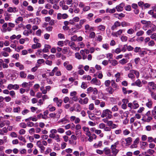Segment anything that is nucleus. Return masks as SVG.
<instances>
[{
  "label": "nucleus",
  "mask_w": 156,
  "mask_h": 156,
  "mask_svg": "<svg viewBox=\"0 0 156 156\" xmlns=\"http://www.w3.org/2000/svg\"><path fill=\"white\" fill-rule=\"evenodd\" d=\"M119 141H117L114 144H112L111 147V154L108 156H116L119 150L116 149L117 146L119 144Z\"/></svg>",
  "instance_id": "obj_1"
},
{
  "label": "nucleus",
  "mask_w": 156,
  "mask_h": 156,
  "mask_svg": "<svg viewBox=\"0 0 156 156\" xmlns=\"http://www.w3.org/2000/svg\"><path fill=\"white\" fill-rule=\"evenodd\" d=\"M112 113V112L109 109H105L102 111L101 117L102 118L106 117L107 119H111L113 117Z\"/></svg>",
  "instance_id": "obj_2"
},
{
  "label": "nucleus",
  "mask_w": 156,
  "mask_h": 156,
  "mask_svg": "<svg viewBox=\"0 0 156 156\" xmlns=\"http://www.w3.org/2000/svg\"><path fill=\"white\" fill-rule=\"evenodd\" d=\"M36 145L40 149L41 152H44L45 148L43 145L46 146L47 145V142L45 140H38L36 143Z\"/></svg>",
  "instance_id": "obj_3"
},
{
  "label": "nucleus",
  "mask_w": 156,
  "mask_h": 156,
  "mask_svg": "<svg viewBox=\"0 0 156 156\" xmlns=\"http://www.w3.org/2000/svg\"><path fill=\"white\" fill-rule=\"evenodd\" d=\"M80 26L79 25V24H76L74 27L69 30V33L71 34H73L78 32L79 30L81 28Z\"/></svg>",
  "instance_id": "obj_4"
},
{
  "label": "nucleus",
  "mask_w": 156,
  "mask_h": 156,
  "mask_svg": "<svg viewBox=\"0 0 156 156\" xmlns=\"http://www.w3.org/2000/svg\"><path fill=\"white\" fill-rule=\"evenodd\" d=\"M104 130L105 131L109 132L106 133L107 137L108 139L112 140L113 139L112 138V132L111 131V129L110 127L105 126Z\"/></svg>",
  "instance_id": "obj_5"
},
{
  "label": "nucleus",
  "mask_w": 156,
  "mask_h": 156,
  "mask_svg": "<svg viewBox=\"0 0 156 156\" xmlns=\"http://www.w3.org/2000/svg\"><path fill=\"white\" fill-rule=\"evenodd\" d=\"M67 5H71V7H76L78 4V1L77 0H74L73 2V0H66L65 1Z\"/></svg>",
  "instance_id": "obj_6"
},
{
  "label": "nucleus",
  "mask_w": 156,
  "mask_h": 156,
  "mask_svg": "<svg viewBox=\"0 0 156 156\" xmlns=\"http://www.w3.org/2000/svg\"><path fill=\"white\" fill-rule=\"evenodd\" d=\"M87 90L88 94H90L92 92L94 94L96 95L98 93V90L96 88H93L91 87L87 88Z\"/></svg>",
  "instance_id": "obj_7"
},
{
  "label": "nucleus",
  "mask_w": 156,
  "mask_h": 156,
  "mask_svg": "<svg viewBox=\"0 0 156 156\" xmlns=\"http://www.w3.org/2000/svg\"><path fill=\"white\" fill-rule=\"evenodd\" d=\"M125 31V30L124 29H119L116 32H112V35L114 37H118L119 36L121 35Z\"/></svg>",
  "instance_id": "obj_8"
},
{
  "label": "nucleus",
  "mask_w": 156,
  "mask_h": 156,
  "mask_svg": "<svg viewBox=\"0 0 156 156\" xmlns=\"http://www.w3.org/2000/svg\"><path fill=\"white\" fill-rule=\"evenodd\" d=\"M30 22L32 23L33 24L35 25H38L40 22L41 20L38 17L34 19H31L29 20Z\"/></svg>",
  "instance_id": "obj_9"
},
{
  "label": "nucleus",
  "mask_w": 156,
  "mask_h": 156,
  "mask_svg": "<svg viewBox=\"0 0 156 156\" xmlns=\"http://www.w3.org/2000/svg\"><path fill=\"white\" fill-rule=\"evenodd\" d=\"M53 101L56 104V105L58 107H60L61 106L62 104L63 101L62 100L58 99L57 97H55L54 98Z\"/></svg>",
  "instance_id": "obj_10"
},
{
  "label": "nucleus",
  "mask_w": 156,
  "mask_h": 156,
  "mask_svg": "<svg viewBox=\"0 0 156 156\" xmlns=\"http://www.w3.org/2000/svg\"><path fill=\"white\" fill-rule=\"evenodd\" d=\"M90 83L99 86L101 84V81L96 78H94L92 79Z\"/></svg>",
  "instance_id": "obj_11"
},
{
  "label": "nucleus",
  "mask_w": 156,
  "mask_h": 156,
  "mask_svg": "<svg viewBox=\"0 0 156 156\" xmlns=\"http://www.w3.org/2000/svg\"><path fill=\"white\" fill-rule=\"evenodd\" d=\"M19 88V86L17 84L12 85V84H9L7 87V89L9 90H11L12 89L14 90H17Z\"/></svg>",
  "instance_id": "obj_12"
},
{
  "label": "nucleus",
  "mask_w": 156,
  "mask_h": 156,
  "mask_svg": "<svg viewBox=\"0 0 156 156\" xmlns=\"http://www.w3.org/2000/svg\"><path fill=\"white\" fill-rule=\"evenodd\" d=\"M83 129L84 132L85 134L87 136H90V135H91V134L89 128L86 126H83L82 128Z\"/></svg>",
  "instance_id": "obj_13"
},
{
  "label": "nucleus",
  "mask_w": 156,
  "mask_h": 156,
  "mask_svg": "<svg viewBox=\"0 0 156 156\" xmlns=\"http://www.w3.org/2000/svg\"><path fill=\"white\" fill-rule=\"evenodd\" d=\"M121 23L119 21H115L114 24L112 26L111 29L112 30L116 29L118 27L120 26Z\"/></svg>",
  "instance_id": "obj_14"
},
{
  "label": "nucleus",
  "mask_w": 156,
  "mask_h": 156,
  "mask_svg": "<svg viewBox=\"0 0 156 156\" xmlns=\"http://www.w3.org/2000/svg\"><path fill=\"white\" fill-rule=\"evenodd\" d=\"M84 28L86 31L85 33H87V30L90 31L94 30V27H90L88 24H86L84 26Z\"/></svg>",
  "instance_id": "obj_15"
},
{
  "label": "nucleus",
  "mask_w": 156,
  "mask_h": 156,
  "mask_svg": "<svg viewBox=\"0 0 156 156\" xmlns=\"http://www.w3.org/2000/svg\"><path fill=\"white\" fill-rule=\"evenodd\" d=\"M152 119V118L151 116L144 115L141 119L144 122H149Z\"/></svg>",
  "instance_id": "obj_16"
},
{
  "label": "nucleus",
  "mask_w": 156,
  "mask_h": 156,
  "mask_svg": "<svg viewBox=\"0 0 156 156\" xmlns=\"http://www.w3.org/2000/svg\"><path fill=\"white\" fill-rule=\"evenodd\" d=\"M126 142V146H128L131 144L132 141V138L130 137H128L125 138Z\"/></svg>",
  "instance_id": "obj_17"
},
{
  "label": "nucleus",
  "mask_w": 156,
  "mask_h": 156,
  "mask_svg": "<svg viewBox=\"0 0 156 156\" xmlns=\"http://www.w3.org/2000/svg\"><path fill=\"white\" fill-rule=\"evenodd\" d=\"M125 4L124 3H121L115 7L116 10L118 12H121L123 10V7L124 6Z\"/></svg>",
  "instance_id": "obj_18"
},
{
  "label": "nucleus",
  "mask_w": 156,
  "mask_h": 156,
  "mask_svg": "<svg viewBox=\"0 0 156 156\" xmlns=\"http://www.w3.org/2000/svg\"><path fill=\"white\" fill-rule=\"evenodd\" d=\"M87 113L88 115L89 118L92 120H94L96 119V116L94 114L92 113H91L89 111H87Z\"/></svg>",
  "instance_id": "obj_19"
},
{
  "label": "nucleus",
  "mask_w": 156,
  "mask_h": 156,
  "mask_svg": "<svg viewBox=\"0 0 156 156\" xmlns=\"http://www.w3.org/2000/svg\"><path fill=\"white\" fill-rule=\"evenodd\" d=\"M103 152L107 156H108L109 155L111 154V150L108 147H106L104 148L103 149Z\"/></svg>",
  "instance_id": "obj_20"
},
{
  "label": "nucleus",
  "mask_w": 156,
  "mask_h": 156,
  "mask_svg": "<svg viewBox=\"0 0 156 156\" xmlns=\"http://www.w3.org/2000/svg\"><path fill=\"white\" fill-rule=\"evenodd\" d=\"M18 11L16 7H9L8 8L7 11L9 12H14L15 13L17 12Z\"/></svg>",
  "instance_id": "obj_21"
},
{
  "label": "nucleus",
  "mask_w": 156,
  "mask_h": 156,
  "mask_svg": "<svg viewBox=\"0 0 156 156\" xmlns=\"http://www.w3.org/2000/svg\"><path fill=\"white\" fill-rule=\"evenodd\" d=\"M148 87L150 86L152 87V89L156 91V84H155L153 82H150L148 83Z\"/></svg>",
  "instance_id": "obj_22"
},
{
  "label": "nucleus",
  "mask_w": 156,
  "mask_h": 156,
  "mask_svg": "<svg viewBox=\"0 0 156 156\" xmlns=\"http://www.w3.org/2000/svg\"><path fill=\"white\" fill-rule=\"evenodd\" d=\"M102 145V142L101 141H99L97 143H95L93 145V147L95 148L100 147Z\"/></svg>",
  "instance_id": "obj_23"
},
{
  "label": "nucleus",
  "mask_w": 156,
  "mask_h": 156,
  "mask_svg": "<svg viewBox=\"0 0 156 156\" xmlns=\"http://www.w3.org/2000/svg\"><path fill=\"white\" fill-rule=\"evenodd\" d=\"M73 107L75 109V110L77 112H79L81 110V108L80 105L78 104H75Z\"/></svg>",
  "instance_id": "obj_24"
},
{
  "label": "nucleus",
  "mask_w": 156,
  "mask_h": 156,
  "mask_svg": "<svg viewBox=\"0 0 156 156\" xmlns=\"http://www.w3.org/2000/svg\"><path fill=\"white\" fill-rule=\"evenodd\" d=\"M106 90L109 94H112L115 91V90L112 87H109L106 88Z\"/></svg>",
  "instance_id": "obj_25"
},
{
  "label": "nucleus",
  "mask_w": 156,
  "mask_h": 156,
  "mask_svg": "<svg viewBox=\"0 0 156 156\" xmlns=\"http://www.w3.org/2000/svg\"><path fill=\"white\" fill-rule=\"evenodd\" d=\"M50 45L48 44H46L45 45L44 48L43 49L42 51L44 53L47 52L49 51V49L50 48Z\"/></svg>",
  "instance_id": "obj_26"
},
{
  "label": "nucleus",
  "mask_w": 156,
  "mask_h": 156,
  "mask_svg": "<svg viewBox=\"0 0 156 156\" xmlns=\"http://www.w3.org/2000/svg\"><path fill=\"white\" fill-rule=\"evenodd\" d=\"M128 60L127 59L125 58H122V59L120 60L119 62V63L121 64L122 65H124L127 63L128 62Z\"/></svg>",
  "instance_id": "obj_27"
},
{
  "label": "nucleus",
  "mask_w": 156,
  "mask_h": 156,
  "mask_svg": "<svg viewBox=\"0 0 156 156\" xmlns=\"http://www.w3.org/2000/svg\"><path fill=\"white\" fill-rule=\"evenodd\" d=\"M148 144L147 142H143L140 144V148L143 150H144L145 147L147 146Z\"/></svg>",
  "instance_id": "obj_28"
},
{
  "label": "nucleus",
  "mask_w": 156,
  "mask_h": 156,
  "mask_svg": "<svg viewBox=\"0 0 156 156\" xmlns=\"http://www.w3.org/2000/svg\"><path fill=\"white\" fill-rule=\"evenodd\" d=\"M15 65L16 67H19L20 69L21 70L24 69V66L23 65L20 64V62H17L16 63Z\"/></svg>",
  "instance_id": "obj_29"
},
{
  "label": "nucleus",
  "mask_w": 156,
  "mask_h": 156,
  "mask_svg": "<svg viewBox=\"0 0 156 156\" xmlns=\"http://www.w3.org/2000/svg\"><path fill=\"white\" fill-rule=\"evenodd\" d=\"M32 33V30H25L23 32V34L26 36H29L30 34H31Z\"/></svg>",
  "instance_id": "obj_30"
},
{
  "label": "nucleus",
  "mask_w": 156,
  "mask_h": 156,
  "mask_svg": "<svg viewBox=\"0 0 156 156\" xmlns=\"http://www.w3.org/2000/svg\"><path fill=\"white\" fill-rule=\"evenodd\" d=\"M98 30L99 31H104L105 29V26L102 25H100L97 27Z\"/></svg>",
  "instance_id": "obj_31"
},
{
  "label": "nucleus",
  "mask_w": 156,
  "mask_h": 156,
  "mask_svg": "<svg viewBox=\"0 0 156 156\" xmlns=\"http://www.w3.org/2000/svg\"><path fill=\"white\" fill-rule=\"evenodd\" d=\"M112 86L114 88H115V90L116 89H119V86L117 85V84L115 83L114 80H112L111 81Z\"/></svg>",
  "instance_id": "obj_32"
},
{
  "label": "nucleus",
  "mask_w": 156,
  "mask_h": 156,
  "mask_svg": "<svg viewBox=\"0 0 156 156\" xmlns=\"http://www.w3.org/2000/svg\"><path fill=\"white\" fill-rule=\"evenodd\" d=\"M41 45L39 43H37L36 44H33L32 46V48L33 49H35L41 47Z\"/></svg>",
  "instance_id": "obj_33"
},
{
  "label": "nucleus",
  "mask_w": 156,
  "mask_h": 156,
  "mask_svg": "<svg viewBox=\"0 0 156 156\" xmlns=\"http://www.w3.org/2000/svg\"><path fill=\"white\" fill-rule=\"evenodd\" d=\"M108 61L113 66H115L118 63V62L115 59H113L111 60H109Z\"/></svg>",
  "instance_id": "obj_34"
},
{
  "label": "nucleus",
  "mask_w": 156,
  "mask_h": 156,
  "mask_svg": "<svg viewBox=\"0 0 156 156\" xmlns=\"http://www.w3.org/2000/svg\"><path fill=\"white\" fill-rule=\"evenodd\" d=\"M115 12V9L113 8L112 9H110L109 8H107L106 10V12L107 13H112Z\"/></svg>",
  "instance_id": "obj_35"
},
{
  "label": "nucleus",
  "mask_w": 156,
  "mask_h": 156,
  "mask_svg": "<svg viewBox=\"0 0 156 156\" xmlns=\"http://www.w3.org/2000/svg\"><path fill=\"white\" fill-rule=\"evenodd\" d=\"M66 41L69 43V46L71 47L72 49H74L75 48L74 42H71L68 40H66Z\"/></svg>",
  "instance_id": "obj_36"
},
{
  "label": "nucleus",
  "mask_w": 156,
  "mask_h": 156,
  "mask_svg": "<svg viewBox=\"0 0 156 156\" xmlns=\"http://www.w3.org/2000/svg\"><path fill=\"white\" fill-rule=\"evenodd\" d=\"M27 75L24 71H21L20 73V76L22 78H25L26 77Z\"/></svg>",
  "instance_id": "obj_37"
},
{
  "label": "nucleus",
  "mask_w": 156,
  "mask_h": 156,
  "mask_svg": "<svg viewBox=\"0 0 156 156\" xmlns=\"http://www.w3.org/2000/svg\"><path fill=\"white\" fill-rule=\"evenodd\" d=\"M152 101L151 100L148 99V102L146 103V105L148 108H151L152 107Z\"/></svg>",
  "instance_id": "obj_38"
},
{
  "label": "nucleus",
  "mask_w": 156,
  "mask_h": 156,
  "mask_svg": "<svg viewBox=\"0 0 156 156\" xmlns=\"http://www.w3.org/2000/svg\"><path fill=\"white\" fill-rule=\"evenodd\" d=\"M130 23H129L126 22L125 21L122 22L121 23V25L122 27H126L130 26Z\"/></svg>",
  "instance_id": "obj_39"
},
{
  "label": "nucleus",
  "mask_w": 156,
  "mask_h": 156,
  "mask_svg": "<svg viewBox=\"0 0 156 156\" xmlns=\"http://www.w3.org/2000/svg\"><path fill=\"white\" fill-rule=\"evenodd\" d=\"M120 39L123 42H126L128 39V37L124 35H123L120 37Z\"/></svg>",
  "instance_id": "obj_40"
},
{
  "label": "nucleus",
  "mask_w": 156,
  "mask_h": 156,
  "mask_svg": "<svg viewBox=\"0 0 156 156\" xmlns=\"http://www.w3.org/2000/svg\"><path fill=\"white\" fill-rule=\"evenodd\" d=\"M130 72L133 73V74H134L136 76L137 78L139 77L140 74L138 71L134 70H132L130 71Z\"/></svg>",
  "instance_id": "obj_41"
},
{
  "label": "nucleus",
  "mask_w": 156,
  "mask_h": 156,
  "mask_svg": "<svg viewBox=\"0 0 156 156\" xmlns=\"http://www.w3.org/2000/svg\"><path fill=\"white\" fill-rule=\"evenodd\" d=\"M152 114L154 118L156 119V106L154 107L153 110H152Z\"/></svg>",
  "instance_id": "obj_42"
},
{
  "label": "nucleus",
  "mask_w": 156,
  "mask_h": 156,
  "mask_svg": "<svg viewBox=\"0 0 156 156\" xmlns=\"http://www.w3.org/2000/svg\"><path fill=\"white\" fill-rule=\"evenodd\" d=\"M150 92L151 98L156 100V93H154L151 90H150Z\"/></svg>",
  "instance_id": "obj_43"
},
{
  "label": "nucleus",
  "mask_w": 156,
  "mask_h": 156,
  "mask_svg": "<svg viewBox=\"0 0 156 156\" xmlns=\"http://www.w3.org/2000/svg\"><path fill=\"white\" fill-rule=\"evenodd\" d=\"M135 82L136 86L139 87H141L142 86V84L140 80L138 79L135 81Z\"/></svg>",
  "instance_id": "obj_44"
},
{
  "label": "nucleus",
  "mask_w": 156,
  "mask_h": 156,
  "mask_svg": "<svg viewBox=\"0 0 156 156\" xmlns=\"http://www.w3.org/2000/svg\"><path fill=\"white\" fill-rule=\"evenodd\" d=\"M20 108L19 107L13 108V111L15 113H19L20 112Z\"/></svg>",
  "instance_id": "obj_45"
},
{
  "label": "nucleus",
  "mask_w": 156,
  "mask_h": 156,
  "mask_svg": "<svg viewBox=\"0 0 156 156\" xmlns=\"http://www.w3.org/2000/svg\"><path fill=\"white\" fill-rule=\"evenodd\" d=\"M112 111H111L112 112H116L118 111L119 110V108L118 106L117 105H114L113 107H112Z\"/></svg>",
  "instance_id": "obj_46"
},
{
  "label": "nucleus",
  "mask_w": 156,
  "mask_h": 156,
  "mask_svg": "<svg viewBox=\"0 0 156 156\" xmlns=\"http://www.w3.org/2000/svg\"><path fill=\"white\" fill-rule=\"evenodd\" d=\"M133 107L134 109H136L139 107V105L136 101H134L133 102Z\"/></svg>",
  "instance_id": "obj_47"
},
{
  "label": "nucleus",
  "mask_w": 156,
  "mask_h": 156,
  "mask_svg": "<svg viewBox=\"0 0 156 156\" xmlns=\"http://www.w3.org/2000/svg\"><path fill=\"white\" fill-rule=\"evenodd\" d=\"M134 30L136 31L139 30L140 27V25L139 23H136V24L134 26Z\"/></svg>",
  "instance_id": "obj_48"
},
{
  "label": "nucleus",
  "mask_w": 156,
  "mask_h": 156,
  "mask_svg": "<svg viewBox=\"0 0 156 156\" xmlns=\"http://www.w3.org/2000/svg\"><path fill=\"white\" fill-rule=\"evenodd\" d=\"M132 56V54L130 53H126L124 55V57L126 58V59H127L128 60V59H129L130 58V56Z\"/></svg>",
  "instance_id": "obj_49"
},
{
  "label": "nucleus",
  "mask_w": 156,
  "mask_h": 156,
  "mask_svg": "<svg viewBox=\"0 0 156 156\" xmlns=\"http://www.w3.org/2000/svg\"><path fill=\"white\" fill-rule=\"evenodd\" d=\"M57 142H59L61 141V139L59 137V136L58 134H56L54 138Z\"/></svg>",
  "instance_id": "obj_50"
},
{
  "label": "nucleus",
  "mask_w": 156,
  "mask_h": 156,
  "mask_svg": "<svg viewBox=\"0 0 156 156\" xmlns=\"http://www.w3.org/2000/svg\"><path fill=\"white\" fill-rule=\"evenodd\" d=\"M155 12H156V7H154L153 9L149 11L148 12V13L149 14L153 15Z\"/></svg>",
  "instance_id": "obj_51"
},
{
  "label": "nucleus",
  "mask_w": 156,
  "mask_h": 156,
  "mask_svg": "<svg viewBox=\"0 0 156 156\" xmlns=\"http://www.w3.org/2000/svg\"><path fill=\"white\" fill-rule=\"evenodd\" d=\"M134 32V30L132 28H130L127 31V33L129 34H132Z\"/></svg>",
  "instance_id": "obj_52"
},
{
  "label": "nucleus",
  "mask_w": 156,
  "mask_h": 156,
  "mask_svg": "<svg viewBox=\"0 0 156 156\" xmlns=\"http://www.w3.org/2000/svg\"><path fill=\"white\" fill-rule=\"evenodd\" d=\"M144 32L143 30H140L136 33V36L138 37L141 36L144 34Z\"/></svg>",
  "instance_id": "obj_53"
},
{
  "label": "nucleus",
  "mask_w": 156,
  "mask_h": 156,
  "mask_svg": "<svg viewBox=\"0 0 156 156\" xmlns=\"http://www.w3.org/2000/svg\"><path fill=\"white\" fill-rule=\"evenodd\" d=\"M86 20L85 19H83L81 20H80L79 24V25H80L81 26V28H82V25L86 22Z\"/></svg>",
  "instance_id": "obj_54"
},
{
  "label": "nucleus",
  "mask_w": 156,
  "mask_h": 156,
  "mask_svg": "<svg viewBox=\"0 0 156 156\" xmlns=\"http://www.w3.org/2000/svg\"><path fill=\"white\" fill-rule=\"evenodd\" d=\"M127 45L125 44L122 48L121 49V51L124 52L126 51L127 50Z\"/></svg>",
  "instance_id": "obj_55"
},
{
  "label": "nucleus",
  "mask_w": 156,
  "mask_h": 156,
  "mask_svg": "<svg viewBox=\"0 0 156 156\" xmlns=\"http://www.w3.org/2000/svg\"><path fill=\"white\" fill-rule=\"evenodd\" d=\"M94 16V14L92 13H90L88 14L87 17V18L88 19L90 20H92V17Z\"/></svg>",
  "instance_id": "obj_56"
},
{
  "label": "nucleus",
  "mask_w": 156,
  "mask_h": 156,
  "mask_svg": "<svg viewBox=\"0 0 156 156\" xmlns=\"http://www.w3.org/2000/svg\"><path fill=\"white\" fill-rule=\"evenodd\" d=\"M141 22L142 24H146L147 25H150L151 23V22L147 21L145 20H142L141 21Z\"/></svg>",
  "instance_id": "obj_57"
},
{
  "label": "nucleus",
  "mask_w": 156,
  "mask_h": 156,
  "mask_svg": "<svg viewBox=\"0 0 156 156\" xmlns=\"http://www.w3.org/2000/svg\"><path fill=\"white\" fill-rule=\"evenodd\" d=\"M71 40L73 41H76L77 40V37L76 35H75L71 37Z\"/></svg>",
  "instance_id": "obj_58"
},
{
  "label": "nucleus",
  "mask_w": 156,
  "mask_h": 156,
  "mask_svg": "<svg viewBox=\"0 0 156 156\" xmlns=\"http://www.w3.org/2000/svg\"><path fill=\"white\" fill-rule=\"evenodd\" d=\"M81 88L85 89L87 87V85L86 83L84 82H83L82 83V84L81 86Z\"/></svg>",
  "instance_id": "obj_59"
},
{
  "label": "nucleus",
  "mask_w": 156,
  "mask_h": 156,
  "mask_svg": "<svg viewBox=\"0 0 156 156\" xmlns=\"http://www.w3.org/2000/svg\"><path fill=\"white\" fill-rule=\"evenodd\" d=\"M80 53L82 55L83 57V59H85L87 58V55H85V54L84 53V52H83V50H80Z\"/></svg>",
  "instance_id": "obj_60"
},
{
  "label": "nucleus",
  "mask_w": 156,
  "mask_h": 156,
  "mask_svg": "<svg viewBox=\"0 0 156 156\" xmlns=\"http://www.w3.org/2000/svg\"><path fill=\"white\" fill-rule=\"evenodd\" d=\"M75 134L77 137H80L81 135V132L80 130H76Z\"/></svg>",
  "instance_id": "obj_61"
},
{
  "label": "nucleus",
  "mask_w": 156,
  "mask_h": 156,
  "mask_svg": "<svg viewBox=\"0 0 156 156\" xmlns=\"http://www.w3.org/2000/svg\"><path fill=\"white\" fill-rule=\"evenodd\" d=\"M23 20V18L21 16L18 17L17 19H16L15 20V22L16 23H19L18 22L19 21H22Z\"/></svg>",
  "instance_id": "obj_62"
},
{
  "label": "nucleus",
  "mask_w": 156,
  "mask_h": 156,
  "mask_svg": "<svg viewBox=\"0 0 156 156\" xmlns=\"http://www.w3.org/2000/svg\"><path fill=\"white\" fill-rule=\"evenodd\" d=\"M154 152V151L153 150L149 149L147 151V153L150 155H152Z\"/></svg>",
  "instance_id": "obj_63"
},
{
  "label": "nucleus",
  "mask_w": 156,
  "mask_h": 156,
  "mask_svg": "<svg viewBox=\"0 0 156 156\" xmlns=\"http://www.w3.org/2000/svg\"><path fill=\"white\" fill-rule=\"evenodd\" d=\"M133 73H129L128 75V77L131 79H134L135 78V76L133 74Z\"/></svg>",
  "instance_id": "obj_64"
}]
</instances>
